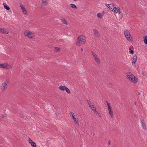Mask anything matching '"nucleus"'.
Masks as SVG:
<instances>
[{
  "mask_svg": "<svg viewBox=\"0 0 147 147\" xmlns=\"http://www.w3.org/2000/svg\"><path fill=\"white\" fill-rule=\"evenodd\" d=\"M141 123L143 127H144L146 126V123L145 120L143 119H141L140 120Z\"/></svg>",
  "mask_w": 147,
  "mask_h": 147,
  "instance_id": "21",
  "label": "nucleus"
},
{
  "mask_svg": "<svg viewBox=\"0 0 147 147\" xmlns=\"http://www.w3.org/2000/svg\"><path fill=\"white\" fill-rule=\"evenodd\" d=\"M9 80H7L2 84L1 89L3 91H4L7 88L9 84Z\"/></svg>",
  "mask_w": 147,
  "mask_h": 147,
  "instance_id": "7",
  "label": "nucleus"
},
{
  "mask_svg": "<svg viewBox=\"0 0 147 147\" xmlns=\"http://www.w3.org/2000/svg\"><path fill=\"white\" fill-rule=\"evenodd\" d=\"M126 38L129 42H132L133 41V39L131 35H130V36H129L127 37H126Z\"/></svg>",
  "mask_w": 147,
  "mask_h": 147,
  "instance_id": "23",
  "label": "nucleus"
},
{
  "mask_svg": "<svg viewBox=\"0 0 147 147\" xmlns=\"http://www.w3.org/2000/svg\"><path fill=\"white\" fill-rule=\"evenodd\" d=\"M61 22L65 25H68V23L67 20L64 18H61L60 19Z\"/></svg>",
  "mask_w": 147,
  "mask_h": 147,
  "instance_id": "15",
  "label": "nucleus"
},
{
  "mask_svg": "<svg viewBox=\"0 0 147 147\" xmlns=\"http://www.w3.org/2000/svg\"><path fill=\"white\" fill-rule=\"evenodd\" d=\"M143 75H144V73H143Z\"/></svg>",
  "mask_w": 147,
  "mask_h": 147,
  "instance_id": "33",
  "label": "nucleus"
},
{
  "mask_svg": "<svg viewBox=\"0 0 147 147\" xmlns=\"http://www.w3.org/2000/svg\"><path fill=\"white\" fill-rule=\"evenodd\" d=\"M20 6L22 9V13L25 15L27 14L28 12L25 7L22 5H20Z\"/></svg>",
  "mask_w": 147,
  "mask_h": 147,
  "instance_id": "13",
  "label": "nucleus"
},
{
  "mask_svg": "<svg viewBox=\"0 0 147 147\" xmlns=\"http://www.w3.org/2000/svg\"><path fill=\"white\" fill-rule=\"evenodd\" d=\"M61 51V48L59 47H55L54 48V51L55 53L59 52Z\"/></svg>",
  "mask_w": 147,
  "mask_h": 147,
  "instance_id": "19",
  "label": "nucleus"
},
{
  "mask_svg": "<svg viewBox=\"0 0 147 147\" xmlns=\"http://www.w3.org/2000/svg\"><path fill=\"white\" fill-rule=\"evenodd\" d=\"M93 33L94 35L96 37H98L100 35L99 31L96 29H94L93 30Z\"/></svg>",
  "mask_w": 147,
  "mask_h": 147,
  "instance_id": "17",
  "label": "nucleus"
},
{
  "mask_svg": "<svg viewBox=\"0 0 147 147\" xmlns=\"http://www.w3.org/2000/svg\"><path fill=\"white\" fill-rule=\"evenodd\" d=\"M72 0L74 1H77L78 0Z\"/></svg>",
  "mask_w": 147,
  "mask_h": 147,
  "instance_id": "29",
  "label": "nucleus"
},
{
  "mask_svg": "<svg viewBox=\"0 0 147 147\" xmlns=\"http://www.w3.org/2000/svg\"><path fill=\"white\" fill-rule=\"evenodd\" d=\"M124 34L125 38L131 35L130 32L127 30H125L124 31Z\"/></svg>",
  "mask_w": 147,
  "mask_h": 147,
  "instance_id": "18",
  "label": "nucleus"
},
{
  "mask_svg": "<svg viewBox=\"0 0 147 147\" xmlns=\"http://www.w3.org/2000/svg\"><path fill=\"white\" fill-rule=\"evenodd\" d=\"M87 102L89 107L97 115H99L100 113L97 110L96 108L94 107L92 102L88 100L87 101Z\"/></svg>",
  "mask_w": 147,
  "mask_h": 147,
  "instance_id": "5",
  "label": "nucleus"
},
{
  "mask_svg": "<svg viewBox=\"0 0 147 147\" xmlns=\"http://www.w3.org/2000/svg\"><path fill=\"white\" fill-rule=\"evenodd\" d=\"M3 5L4 8L7 10H9L10 9V7L7 5V4L5 3H3Z\"/></svg>",
  "mask_w": 147,
  "mask_h": 147,
  "instance_id": "22",
  "label": "nucleus"
},
{
  "mask_svg": "<svg viewBox=\"0 0 147 147\" xmlns=\"http://www.w3.org/2000/svg\"><path fill=\"white\" fill-rule=\"evenodd\" d=\"M137 59V57L136 55V54L134 55L133 56L132 58L131 59V62L133 65H134L135 64L136 62Z\"/></svg>",
  "mask_w": 147,
  "mask_h": 147,
  "instance_id": "14",
  "label": "nucleus"
},
{
  "mask_svg": "<svg viewBox=\"0 0 147 147\" xmlns=\"http://www.w3.org/2000/svg\"><path fill=\"white\" fill-rule=\"evenodd\" d=\"M107 104L108 106V110L109 114L111 117H113V113L112 109L109 103H107Z\"/></svg>",
  "mask_w": 147,
  "mask_h": 147,
  "instance_id": "9",
  "label": "nucleus"
},
{
  "mask_svg": "<svg viewBox=\"0 0 147 147\" xmlns=\"http://www.w3.org/2000/svg\"><path fill=\"white\" fill-rule=\"evenodd\" d=\"M129 52L130 54H134V51L131 48L129 49Z\"/></svg>",
  "mask_w": 147,
  "mask_h": 147,
  "instance_id": "28",
  "label": "nucleus"
},
{
  "mask_svg": "<svg viewBox=\"0 0 147 147\" xmlns=\"http://www.w3.org/2000/svg\"><path fill=\"white\" fill-rule=\"evenodd\" d=\"M24 34L25 36L30 39H32L35 36L34 32L28 30H25L24 32Z\"/></svg>",
  "mask_w": 147,
  "mask_h": 147,
  "instance_id": "4",
  "label": "nucleus"
},
{
  "mask_svg": "<svg viewBox=\"0 0 147 147\" xmlns=\"http://www.w3.org/2000/svg\"><path fill=\"white\" fill-rule=\"evenodd\" d=\"M86 41L85 37L82 34L80 35L77 38L75 44L77 46L80 47L82 45L84 44Z\"/></svg>",
  "mask_w": 147,
  "mask_h": 147,
  "instance_id": "2",
  "label": "nucleus"
},
{
  "mask_svg": "<svg viewBox=\"0 0 147 147\" xmlns=\"http://www.w3.org/2000/svg\"><path fill=\"white\" fill-rule=\"evenodd\" d=\"M143 75H144V73H143Z\"/></svg>",
  "mask_w": 147,
  "mask_h": 147,
  "instance_id": "31",
  "label": "nucleus"
},
{
  "mask_svg": "<svg viewBox=\"0 0 147 147\" xmlns=\"http://www.w3.org/2000/svg\"><path fill=\"white\" fill-rule=\"evenodd\" d=\"M92 55L95 61L97 63H100V60L99 58L97 56L96 54L93 52L92 53Z\"/></svg>",
  "mask_w": 147,
  "mask_h": 147,
  "instance_id": "10",
  "label": "nucleus"
},
{
  "mask_svg": "<svg viewBox=\"0 0 147 147\" xmlns=\"http://www.w3.org/2000/svg\"><path fill=\"white\" fill-rule=\"evenodd\" d=\"M70 115L71 117L73 120H74V122L76 124H78V120L76 118L75 115L73 113H71L70 114Z\"/></svg>",
  "mask_w": 147,
  "mask_h": 147,
  "instance_id": "12",
  "label": "nucleus"
},
{
  "mask_svg": "<svg viewBox=\"0 0 147 147\" xmlns=\"http://www.w3.org/2000/svg\"><path fill=\"white\" fill-rule=\"evenodd\" d=\"M97 17L98 18L102 19L103 17V14L101 12L98 13L97 14Z\"/></svg>",
  "mask_w": 147,
  "mask_h": 147,
  "instance_id": "20",
  "label": "nucleus"
},
{
  "mask_svg": "<svg viewBox=\"0 0 147 147\" xmlns=\"http://www.w3.org/2000/svg\"><path fill=\"white\" fill-rule=\"evenodd\" d=\"M9 33V30L3 27L0 28V33L7 34H8Z\"/></svg>",
  "mask_w": 147,
  "mask_h": 147,
  "instance_id": "8",
  "label": "nucleus"
},
{
  "mask_svg": "<svg viewBox=\"0 0 147 147\" xmlns=\"http://www.w3.org/2000/svg\"><path fill=\"white\" fill-rule=\"evenodd\" d=\"M28 141V142L29 144L32 147H36V143L33 142L30 138H27Z\"/></svg>",
  "mask_w": 147,
  "mask_h": 147,
  "instance_id": "11",
  "label": "nucleus"
},
{
  "mask_svg": "<svg viewBox=\"0 0 147 147\" xmlns=\"http://www.w3.org/2000/svg\"><path fill=\"white\" fill-rule=\"evenodd\" d=\"M126 76L129 81L134 84H136L138 82V79L130 72H127Z\"/></svg>",
  "mask_w": 147,
  "mask_h": 147,
  "instance_id": "3",
  "label": "nucleus"
},
{
  "mask_svg": "<svg viewBox=\"0 0 147 147\" xmlns=\"http://www.w3.org/2000/svg\"><path fill=\"white\" fill-rule=\"evenodd\" d=\"M66 86H61L59 87V89L61 91H65V88Z\"/></svg>",
  "mask_w": 147,
  "mask_h": 147,
  "instance_id": "24",
  "label": "nucleus"
},
{
  "mask_svg": "<svg viewBox=\"0 0 147 147\" xmlns=\"http://www.w3.org/2000/svg\"><path fill=\"white\" fill-rule=\"evenodd\" d=\"M48 0H41V5L42 7H44L48 3Z\"/></svg>",
  "mask_w": 147,
  "mask_h": 147,
  "instance_id": "16",
  "label": "nucleus"
},
{
  "mask_svg": "<svg viewBox=\"0 0 147 147\" xmlns=\"http://www.w3.org/2000/svg\"><path fill=\"white\" fill-rule=\"evenodd\" d=\"M105 5L111 11L117 14H120L121 12L120 8L115 4L113 3L109 4H106Z\"/></svg>",
  "mask_w": 147,
  "mask_h": 147,
  "instance_id": "1",
  "label": "nucleus"
},
{
  "mask_svg": "<svg viewBox=\"0 0 147 147\" xmlns=\"http://www.w3.org/2000/svg\"><path fill=\"white\" fill-rule=\"evenodd\" d=\"M70 7L72 8L77 9V6L74 3H71L70 4Z\"/></svg>",
  "mask_w": 147,
  "mask_h": 147,
  "instance_id": "25",
  "label": "nucleus"
},
{
  "mask_svg": "<svg viewBox=\"0 0 147 147\" xmlns=\"http://www.w3.org/2000/svg\"><path fill=\"white\" fill-rule=\"evenodd\" d=\"M143 75H144V73H143Z\"/></svg>",
  "mask_w": 147,
  "mask_h": 147,
  "instance_id": "32",
  "label": "nucleus"
},
{
  "mask_svg": "<svg viewBox=\"0 0 147 147\" xmlns=\"http://www.w3.org/2000/svg\"><path fill=\"white\" fill-rule=\"evenodd\" d=\"M12 68L11 66L9 64L5 63L2 64L0 63V68L5 69H10Z\"/></svg>",
  "mask_w": 147,
  "mask_h": 147,
  "instance_id": "6",
  "label": "nucleus"
},
{
  "mask_svg": "<svg viewBox=\"0 0 147 147\" xmlns=\"http://www.w3.org/2000/svg\"><path fill=\"white\" fill-rule=\"evenodd\" d=\"M143 75H144V73H143Z\"/></svg>",
  "mask_w": 147,
  "mask_h": 147,
  "instance_id": "30",
  "label": "nucleus"
},
{
  "mask_svg": "<svg viewBox=\"0 0 147 147\" xmlns=\"http://www.w3.org/2000/svg\"><path fill=\"white\" fill-rule=\"evenodd\" d=\"M144 42L146 44H147V36H144Z\"/></svg>",
  "mask_w": 147,
  "mask_h": 147,
  "instance_id": "27",
  "label": "nucleus"
},
{
  "mask_svg": "<svg viewBox=\"0 0 147 147\" xmlns=\"http://www.w3.org/2000/svg\"><path fill=\"white\" fill-rule=\"evenodd\" d=\"M65 91L66 92L69 94H70L71 93V91L67 87H66L65 89Z\"/></svg>",
  "mask_w": 147,
  "mask_h": 147,
  "instance_id": "26",
  "label": "nucleus"
}]
</instances>
